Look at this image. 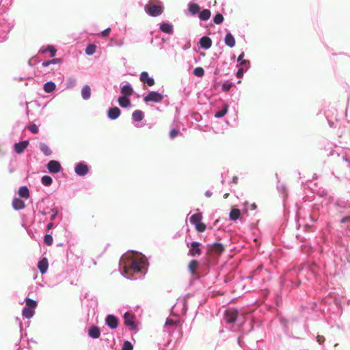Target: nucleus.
<instances>
[{"mask_svg": "<svg viewBox=\"0 0 350 350\" xmlns=\"http://www.w3.org/2000/svg\"><path fill=\"white\" fill-rule=\"evenodd\" d=\"M146 12L151 16H157L163 12V8L161 5H157L149 2L145 6Z\"/></svg>", "mask_w": 350, "mask_h": 350, "instance_id": "nucleus-1", "label": "nucleus"}, {"mask_svg": "<svg viewBox=\"0 0 350 350\" xmlns=\"http://www.w3.org/2000/svg\"><path fill=\"white\" fill-rule=\"evenodd\" d=\"M163 98V96L157 92H150L144 98V101L159 103Z\"/></svg>", "mask_w": 350, "mask_h": 350, "instance_id": "nucleus-2", "label": "nucleus"}, {"mask_svg": "<svg viewBox=\"0 0 350 350\" xmlns=\"http://www.w3.org/2000/svg\"><path fill=\"white\" fill-rule=\"evenodd\" d=\"M238 317V311L234 309H228L225 312L224 320L228 323L235 322Z\"/></svg>", "mask_w": 350, "mask_h": 350, "instance_id": "nucleus-3", "label": "nucleus"}, {"mask_svg": "<svg viewBox=\"0 0 350 350\" xmlns=\"http://www.w3.org/2000/svg\"><path fill=\"white\" fill-rule=\"evenodd\" d=\"M143 268V262L138 260H133L130 265L124 267V271L129 272V270H132L135 273L140 272Z\"/></svg>", "mask_w": 350, "mask_h": 350, "instance_id": "nucleus-4", "label": "nucleus"}, {"mask_svg": "<svg viewBox=\"0 0 350 350\" xmlns=\"http://www.w3.org/2000/svg\"><path fill=\"white\" fill-rule=\"evenodd\" d=\"M124 320L125 325L129 327L131 329L135 330L137 329V325L135 323V317L132 314L126 312L124 314Z\"/></svg>", "mask_w": 350, "mask_h": 350, "instance_id": "nucleus-5", "label": "nucleus"}, {"mask_svg": "<svg viewBox=\"0 0 350 350\" xmlns=\"http://www.w3.org/2000/svg\"><path fill=\"white\" fill-rule=\"evenodd\" d=\"M89 171L88 166L83 163H79L75 167V172L79 176H85Z\"/></svg>", "mask_w": 350, "mask_h": 350, "instance_id": "nucleus-6", "label": "nucleus"}, {"mask_svg": "<svg viewBox=\"0 0 350 350\" xmlns=\"http://www.w3.org/2000/svg\"><path fill=\"white\" fill-rule=\"evenodd\" d=\"M200 243L198 242H192L191 243V248L189 251V254L191 256H200L202 254V250L200 248Z\"/></svg>", "mask_w": 350, "mask_h": 350, "instance_id": "nucleus-7", "label": "nucleus"}, {"mask_svg": "<svg viewBox=\"0 0 350 350\" xmlns=\"http://www.w3.org/2000/svg\"><path fill=\"white\" fill-rule=\"evenodd\" d=\"M106 324L111 328V329H116L117 328L118 325V319L112 314H109L107 316L105 319Z\"/></svg>", "mask_w": 350, "mask_h": 350, "instance_id": "nucleus-8", "label": "nucleus"}, {"mask_svg": "<svg viewBox=\"0 0 350 350\" xmlns=\"http://www.w3.org/2000/svg\"><path fill=\"white\" fill-rule=\"evenodd\" d=\"M139 79L142 83H146L148 86H152L154 85V79L150 77L147 72H142L140 74Z\"/></svg>", "mask_w": 350, "mask_h": 350, "instance_id": "nucleus-9", "label": "nucleus"}, {"mask_svg": "<svg viewBox=\"0 0 350 350\" xmlns=\"http://www.w3.org/2000/svg\"><path fill=\"white\" fill-rule=\"evenodd\" d=\"M47 168L51 173H57L60 171V163L55 160L50 161L47 164Z\"/></svg>", "mask_w": 350, "mask_h": 350, "instance_id": "nucleus-10", "label": "nucleus"}, {"mask_svg": "<svg viewBox=\"0 0 350 350\" xmlns=\"http://www.w3.org/2000/svg\"><path fill=\"white\" fill-rule=\"evenodd\" d=\"M88 336L94 339L98 338L100 336V330L98 327L92 325L88 329Z\"/></svg>", "mask_w": 350, "mask_h": 350, "instance_id": "nucleus-11", "label": "nucleus"}, {"mask_svg": "<svg viewBox=\"0 0 350 350\" xmlns=\"http://www.w3.org/2000/svg\"><path fill=\"white\" fill-rule=\"evenodd\" d=\"M29 145L28 141H23L14 144V151L17 154H21L26 149L27 146Z\"/></svg>", "mask_w": 350, "mask_h": 350, "instance_id": "nucleus-12", "label": "nucleus"}, {"mask_svg": "<svg viewBox=\"0 0 350 350\" xmlns=\"http://www.w3.org/2000/svg\"><path fill=\"white\" fill-rule=\"evenodd\" d=\"M121 113V111L118 107H111L108 110V117L111 120H116L117 119Z\"/></svg>", "mask_w": 350, "mask_h": 350, "instance_id": "nucleus-13", "label": "nucleus"}, {"mask_svg": "<svg viewBox=\"0 0 350 350\" xmlns=\"http://www.w3.org/2000/svg\"><path fill=\"white\" fill-rule=\"evenodd\" d=\"M49 267L48 260L46 258H43L41 259L38 264V268L39 269L41 273H44L46 272Z\"/></svg>", "mask_w": 350, "mask_h": 350, "instance_id": "nucleus-14", "label": "nucleus"}, {"mask_svg": "<svg viewBox=\"0 0 350 350\" xmlns=\"http://www.w3.org/2000/svg\"><path fill=\"white\" fill-rule=\"evenodd\" d=\"M12 206L15 210H21L25 208V204L23 200L20 198H15L12 200Z\"/></svg>", "mask_w": 350, "mask_h": 350, "instance_id": "nucleus-15", "label": "nucleus"}, {"mask_svg": "<svg viewBox=\"0 0 350 350\" xmlns=\"http://www.w3.org/2000/svg\"><path fill=\"white\" fill-rule=\"evenodd\" d=\"M200 44L202 48L208 49L211 46L212 41L210 38L203 36L200 40Z\"/></svg>", "mask_w": 350, "mask_h": 350, "instance_id": "nucleus-16", "label": "nucleus"}, {"mask_svg": "<svg viewBox=\"0 0 350 350\" xmlns=\"http://www.w3.org/2000/svg\"><path fill=\"white\" fill-rule=\"evenodd\" d=\"M198 267H199V262H198V260H192L189 263L188 270L191 273H192L193 275H195Z\"/></svg>", "mask_w": 350, "mask_h": 350, "instance_id": "nucleus-17", "label": "nucleus"}, {"mask_svg": "<svg viewBox=\"0 0 350 350\" xmlns=\"http://www.w3.org/2000/svg\"><path fill=\"white\" fill-rule=\"evenodd\" d=\"M224 41L225 44L230 48L234 46L235 45V39L230 33H228L226 35Z\"/></svg>", "mask_w": 350, "mask_h": 350, "instance_id": "nucleus-18", "label": "nucleus"}, {"mask_svg": "<svg viewBox=\"0 0 350 350\" xmlns=\"http://www.w3.org/2000/svg\"><path fill=\"white\" fill-rule=\"evenodd\" d=\"M81 96L83 99L88 100L91 96V89L88 85H84L81 89Z\"/></svg>", "mask_w": 350, "mask_h": 350, "instance_id": "nucleus-19", "label": "nucleus"}, {"mask_svg": "<svg viewBox=\"0 0 350 350\" xmlns=\"http://www.w3.org/2000/svg\"><path fill=\"white\" fill-rule=\"evenodd\" d=\"M211 250L212 252L219 255L224 252V247L221 243H215L211 245Z\"/></svg>", "mask_w": 350, "mask_h": 350, "instance_id": "nucleus-20", "label": "nucleus"}, {"mask_svg": "<svg viewBox=\"0 0 350 350\" xmlns=\"http://www.w3.org/2000/svg\"><path fill=\"white\" fill-rule=\"evenodd\" d=\"M121 93L123 94V96L128 97L133 94V90L131 85H125L122 87Z\"/></svg>", "mask_w": 350, "mask_h": 350, "instance_id": "nucleus-21", "label": "nucleus"}, {"mask_svg": "<svg viewBox=\"0 0 350 350\" xmlns=\"http://www.w3.org/2000/svg\"><path fill=\"white\" fill-rule=\"evenodd\" d=\"M202 219V213H198L192 215L190 218L189 221L190 222L193 224L194 226L196 225V224L200 223Z\"/></svg>", "mask_w": 350, "mask_h": 350, "instance_id": "nucleus-22", "label": "nucleus"}, {"mask_svg": "<svg viewBox=\"0 0 350 350\" xmlns=\"http://www.w3.org/2000/svg\"><path fill=\"white\" fill-rule=\"evenodd\" d=\"M118 103L122 107H129L131 106V100L126 96L119 97Z\"/></svg>", "mask_w": 350, "mask_h": 350, "instance_id": "nucleus-23", "label": "nucleus"}, {"mask_svg": "<svg viewBox=\"0 0 350 350\" xmlns=\"http://www.w3.org/2000/svg\"><path fill=\"white\" fill-rule=\"evenodd\" d=\"M18 195L20 197L23 198H29V191L28 188L26 186H22L18 189Z\"/></svg>", "mask_w": 350, "mask_h": 350, "instance_id": "nucleus-24", "label": "nucleus"}, {"mask_svg": "<svg viewBox=\"0 0 350 350\" xmlns=\"http://www.w3.org/2000/svg\"><path fill=\"white\" fill-rule=\"evenodd\" d=\"M34 313H35V312H34L33 309L28 308L27 306H25L23 309V312H22L23 316L24 317H25L26 319L31 318L33 316Z\"/></svg>", "mask_w": 350, "mask_h": 350, "instance_id": "nucleus-25", "label": "nucleus"}, {"mask_svg": "<svg viewBox=\"0 0 350 350\" xmlns=\"http://www.w3.org/2000/svg\"><path fill=\"white\" fill-rule=\"evenodd\" d=\"M241 215V211L238 208H233L229 214V217L231 220L236 221L239 218Z\"/></svg>", "mask_w": 350, "mask_h": 350, "instance_id": "nucleus-26", "label": "nucleus"}, {"mask_svg": "<svg viewBox=\"0 0 350 350\" xmlns=\"http://www.w3.org/2000/svg\"><path fill=\"white\" fill-rule=\"evenodd\" d=\"M144 117V113L140 110H135L132 114L133 119L136 122H139L143 120Z\"/></svg>", "mask_w": 350, "mask_h": 350, "instance_id": "nucleus-27", "label": "nucleus"}, {"mask_svg": "<svg viewBox=\"0 0 350 350\" xmlns=\"http://www.w3.org/2000/svg\"><path fill=\"white\" fill-rule=\"evenodd\" d=\"M55 87H56V85H55V84L53 82L49 81V82H46L44 85V90L46 92L51 93V92H53L55 90Z\"/></svg>", "mask_w": 350, "mask_h": 350, "instance_id": "nucleus-28", "label": "nucleus"}, {"mask_svg": "<svg viewBox=\"0 0 350 350\" xmlns=\"http://www.w3.org/2000/svg\"><path fill=\"white\" fill-rule=\"evenodd\" d=\"M211 11L209 10H203L199 15V18L202 21H207L211 17Z\"/></svg>", "mask_w": 350, "mask_h": 350, "instance_id": "nucleus-29", "label": "nucleus"}, {"mask_svg": "<svg viewBox=\"0 0 350 350\" xmlns=\"http://www.w3.org/2000/svg\"><path fill=\"white\" fill-rule=\"evenodd\" d=\"M40 149L46 156H49L52 153L50 148L44 143L40 144Z\"/></svg>", "mask_w": 350, "mask_h": 350, "instance_id": "nucleus-30", "label": "nucleus"}, {"mask_svg": "<svg viewBox=\"0 0 350 350\" xmlns=\"http://www.w3.org/2000/svg\"><path fill=\"white\" fill-rule=\"evenodd\" d=\"M160 29L167 33L172 32V26L168 23H163L161 25Z\"/></svg>", "mask_w": 350, "mask_h": 350, "instance_id": "nucleus-31", "label": "nucleus"}, {"mask_svg": "<svg viewBox=\"0 0 350 350\" xmlns=\"http://www.w3.org/2000/svg\"><path fill=\"white\" fill-rule=\"evenodd\" d=\"M200 6L196 3H191L189 6V11L192 14H196L200 12Z\"/></svg>", "mask_w": 350, "mask_h": 350, "instance_id": "nucleus-32", "label": "nucleus"}, {"mask_svg": "<svg viewBox=\"0 0 350 350\" xmlns=\"http://www.w3.org/2000/svg\"><path fill=\"white\" fill-rule=\"evenodd\" d=\"M41 182L45 186H50L53 183V180L51 176L45 175L42 177Z\"/></svg>", "mask_w": 350, "mask_h": 350, "instance_id": "nucleus-33", "label": "nucleus"}, {"mask_svg": "<svg viewBox=\"0 0 350 350\" xmlns=\"http://www.w3.org/2000/svg\"><path fill=\"white\" fill-rule=\"evenodd\" d=\"M228 105H225V106L222 110L217 111L215 114V118H219L224 117L226 114V113L228 111Z\"/></svg>", "mask_w": 350, "mask_h": 350, "instance_id": "nucleus-34", "label": "nucleus"}, {"mask_svg": "<svg viewBox=\"0 0 350 350\" xmlns=\"http://www.w3.org/2000/svg\"><path fill=\"white\" fill-rule=\"evenodd\" d=\"M26 306L34 310L37 306V302L30 298L25 299Z\"/></svg>", "mask_w": 350, "mask_h": 350, "instance_id": "nucleus-35", "label": "nucleus"}, {"mask_svg": "<svg viewBox=\"0 0 350 350\" xmlns=\"http://www.w3.org/2000/svg\"><path fill=\"white\" fill-rule=\"evenodd\" d=\"M96 46L94 44H89L85 49V53L87 55H91L96 52Z\"/></svg>", "mask_w": 350, "mask_h": 350, "instance_id": "nucleus-36", "label": "nucleus"}, {"mask_svg": "<svg viewBox=\"0 0 350 350\" xmlns=\"http://www.w3.org/2000/svg\"><path fill=\"white\" fill-rule=\"evenodd\" d=\"M213 21L215 24H217V25L222 23L224 21L223 15L219 13L217 14L213 18Z\"/></svg>", "mask_w": 350, "mask_h": 350, "instance_id": "nucleus-37", "label": "nucleus"}, {"mask_svg": "<svg viewBox=\"0 0 350 350\" xmlns=\"http://www.w3.org/2000/svg\"><path fill=\"white\" fill-rule=\"evenodd\" d=\"M193 74L196 77H202L204 75V70L202 67H197L194 69Z\"/></svg>", "mask_w": 350, "mask_h": 350, "instance_id": "nucleus-38", "label": "nucleus"}, {"mask_svg": "<svg viewBox=\"0 0 350 350\" xmlns=\"http://www.w3.org/2000/svg\"><path fill=\"white\" fill-rule=\"evenodd\" d=\"M195 228L197 231H198L200 232H202L205 231L206 226L205 224L200 222V223L196 224V225H195Z\"/></svg>", "mask_w": 350, "mask_h": 350, "instance_id": "nucleus-39", "label": "nucleus"}, {"mask_svg": "<svg viewBox=\"0 0 350 350\" xmlns=\"http://www.w3.org/2000/svg\"><path fill=\"white\" fill-rule=\"evenodd\" d=\"M44 241L46 245L50 246L53 244V239L51 234H46Z\"/></svg>", "mask_w": 350, "mask_h": 350, "instance_id": "nucleus-40", "label": "nucleus"}, {"mask_svg": "<svg viewBox=\"0 0 350 350\" xmlns=\"http://www.w3.org/2000/svg\"><path fill=\"white\" fill-rule=\"evenodd\" d=\"M243 57H244V53L242 52L239 55V56L238 57V59H237V61L241 62L240 64L241 66H244V65H246L247 64H249V61L243 59Z\"/></svg>", "mask_w": 350, "mask_h": 350, "instance_id": "nucleus-41", "label": "nucleus"}, {"mask_svg": "<svg viewBox=\"0 0 350 350\" xmlns=\"http://www.w3.org/2000/svg\"><path fill=\"white\" fill-rule=\"evenodd\" d=\"M232 86V83H230L229 81H226V82L223 83L221 89L224 92H228V91H229L230 90Z\"/></svg>", "mask_w": 350, "mask_h": 350, "instance_id": "nucleus-42", "label": "nucleus"}, {"mask_svg": "<svg viewBox=\"0 0 350 350\" xmlns=\"http://www.w3.org/2000/svg\"><path fill=\"white\" fill-rule=\"evenodd\" d=\"M133 347L129 341H125L123 343L122 350H133Z\"/></svg>", "mask_w": 350, "mask_h": 350, "instance_id": "nucleus-43", "label": "nucleus"}, {"mask_svg": "<svg viewBox=\"0 0 350 350\" xmlns=\"http://www.w3.org/2000/svg\"><path fill=\"white\" fill-rule=\"evenodd\" d=\"M60 62V59H52V60H51V61H46V62H44L42 63V66H43L44 67H47V66H49L50 64H56V63H58V62Z\"/></svg>", "mask_w": 350, "mask_h": 350, "instance_id": "nucleus-44", "label": "nucleus"}, {"mask_svg": "<svg viewBox=\"0 0 350 350\" xmlns=\"http://www.w3.org/2000/svg\"><path fill=\"white\" fill-rule=\"evenodd\" d=\"M27 129L33 134H36L39 131L38 127L35 124L29 126Z\"/></svg>", "mask_w": 350, "mask_h": 350, "instance_id": "nucleus-45", "label": "nucleus"}, {"mask_svg": "<svg viewBox=\"0 0 350 350\" xmlns=\"http://www.w3.org/2000/svg\"><path fill=\"white\" fill-rule=\"evenodd\" d=\"M46 51H49L51 53V57H54L56 54V50L53 46H49L46 49ZM42 52H44V51H43Z\"/></svg>", "mask_w": 350, "mask_h": 350, "instance_id": "nucleus-46", "label": "nucleus"}, {"mask_svg": "<svg viewBox=\"0 0 350 350\" xmlns=\"http://www.w3.org/2000/svg\"><path fill=\"white\" fill-rule=\"evenodd\" d=\"M179 133V131L177 130V129H172L170 132V137L171 138H174L176 137Z\"/></svg>", "mask_w": 350, "mask_h": 350, "instance_id": "nucleus-47", "label": "nucleus"}, {"mask_svg": "<svg viewBox=\"0 0 350 350\" xmlns=\"http://www.w3.org/2000/svg\"><path fill=\"white\" fill-rule=\"evenodd\" d=\"M111 32V28L108 27L107 29H105V30H103L101 33H100V35L103 36V37H107L109 34V33Z\"/></svg>", "mask_w": 350, "mask_h": 350, "instance_id": "nucleus-48", "label": "nucleus"}, {"mask_svg": "<svg viewBox=\"0 0 350 350\" xmlns=\"http://www.w3.org/2000/svg\"><path fill=\"white\" fill-rule=\"evenodd\" d=\"M325 340V338L323 336H321V335H318L317 336V341L318 342L319 344L321 345L323 344Z\"/></svg>", "mask_w": 350, "mask_h": 350, "instance_id": "nucleus-49", "label": "nucleus"}, {"mask_svg": "<svg viewBox=\"0 0 350 350\" xmlns=\"http://www.w3.org/2000/svg\"><path fill=\"white\" fill-rule=\"evenodd\" d=\"M341 224L350 223V215L342 217L340 220Z\"/></svg>", "mask_w": 350, "mask_h": 350, "instance_id": "nucleus-50", "label": "nucleus"}, {"mask_svg": "<svg viewBox=\"0 0 350 350\" xmlns=\"http://www.w3.org/2000/svg\"><path fill=\"white\" fill-rule=\"evenodd\" d=\"M243 72H244V70L243 68H241L238 70V71L237 72V77L238 78H241L243 75Z\"/></svg>", "mask_w": 350, "mask_h": 350, "instance_id": "nucleus-51", "label": "nucleus"}, {"mask_svg": "<svg viewBox=\"0 0 350 350\" xmlns=\"http://www.w3.org/2000/svg\"><path fill=\"white\" fill-rule=\"evenodd\" d=\"M175 325V322L172 319H167L165 321L166 326H170Z\"/></svg>", "mask_w": 350, "mask_h": 350, "instance_id": "nucleus-52", "label": "nucleus"}, {"mask_svg": "<svg viewBox=\"0 0 350 350\" xmlns=\"http://www.w3.org/2000/svg\"><path fill=\"white\" fill-rule=\"evenodd\" d=\"M52 211L53 212V215L51 216V220H53L57 214V211L55 209H52Z\"/></svg>", "mask_w": 350, "mask_h": 350, "instance_id": "nucleus-53", "label": "nucleus"}, {"mask_svg": "<svg viewBox=\"0 0 350 350\" xmlns=\"http://www.w3.org/2000/svg\"><path fill=\"white\" fill-rule=\"evenodd\" d=\"M232 183H234V184H237L238 183V177L237 176H234L232 177Z\"/></svg>", "mask_w": 350, "mask_h": 350, "instance_id": "nucleus-54", "label": "nucleus"}, {"mask_svg": "<svg viewBox=\"0 0 350 350\" xmlns=\"http://www.w3.org/2000/svg\"><path fill=\"white\" fill-rule=\"evenodd\" d=\"M90 225L91 226V227H94V228L96 227V224H95L94 219L92 221H90Z\"/></svg>", "mask_w": 350, "mask_h": 350, "instance_id": "nucleus-55", "label": "nucleus"}, {"mask_svg": "<svg viewBox=\"0 0 350 350\" xmlns=\"http://www.w3.org/2000/svg\"><path fill=\"white\" fill-rule=\"evenodd\" d=\"M53 227V224L52 222L47 224V228L51 229Z\"/></svg>", "mask_w": 350, "mask_h": 350, "instance_id": "nucleus-56", "label": "nucleus"}, {"mask_svg": "<svg viewBox=\"0 0 350 350\" xmlns=\"http://www.w3.org/2000/svg\"><path fill=\"white\" fill-rule=\"evenodd\" d=\"M211 195H212V193H211L210 191H207L206 192V196L207 197H208V198H209V197H211Z\"/></svg>", "mask_w": 350, "mask_h": 350, "instance_id": "nucleus-57", "label": "nucleus"}, {"mask_svg": "<svg viewBox=\"0 0 350 350\" xmlns=\"http://www.w3.org/2000/svg\"><path fill=\"white\" fill-rule=\"evenodd\" d=\"M229 196V193H226L224 194V198L226 199Z\"/></svg>", "mask_w": 350, "mask_h": 350, "instance_id": "nucleus-58", "label": "nucleus"}]
</instances>
